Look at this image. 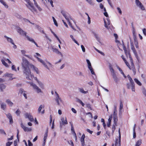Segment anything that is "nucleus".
<instances>
[{
	"instance_id": "obj_2",
	"label": "nucleus",
	"mask_w": 146,
	"mask_h": 146,
	"mask_svg": "<svg viewBox=\"0 0 146 146\" xmlns=\"http://www.w3.org/2000/svg\"><path fill=\"white\" fill-rule=\"evenodd\" d=\"M109 68L111 72V74L112 76L114 81L115 83H117L119 81V79L117 76L115 70L113 68L112 65L110 64L109 65Z\"/></svg>"
},
{
	"instance_id": "obj_49",
	"label": "nucleus",
	"mask_w": 146,
	"mask_h": 146,
	"mask_svg": "<svg viewBox=\"0 0 146 146\" xmlns=\"http://www.w3.org/2000/svg\"><path fill=\"white\" fill-rule=\"evenodd\" d=\"M68 22V24L74 30L76 31V29H75L73 27L72 25V23L70 22L69 20H68V21H67Z\"/></svg>"
},
{
	"instance_id": "obj_46",
	"label": "nucleus",
	"mask_w": 146,
	"mask_h": 146,
	"mask_svg": "<svg viewBox=\"0 0 146 146\" xmlns=\"http://www.w3.org/2000/svg\"><path fill=\"white\" fill-rule=\"evenodd\" d=\"M34 4L35 6L37 8L39 11H41L42 10L41 8L38 6L36 2H34Z\"/></svg>"
},
{
	"instance_id": "obj_16",
	"label": "nucleus",
	"mask_w": 146,
	"mask_h": 146,
	"mask_svg": "<svg viewBox=\"0 0 146 146\" xmlns=\"http://www.w3.org/2000/svg\"><path fill=\"white\" fill-rule=\"evenodd\" d=\"M35 79L37 81V83L40 88L42 89H44V86L43 84L41 82L39 81L37 79L36 77H35Z\"/></svg>"
},
{
	"instance_id": "obj_33",
	"label": "nucleus",
	"mask_w": 146,
	"mask_h": 146,
	"mask_svg": "<svg viewBox=\"0 0 146 146\" xmlns=\"http://www.w3.org/2000/svg\"><path fill=\"white\" fill-rule=\"evenodd\" d=\"M0 104L1 108L4 110H5L6 108V104L4 103H1Z\"/></svg>"
},
{
	"instance_id": "obj_63",
	"label": "nucleus",
	"mask_w": 146,
	"mask_h": 146,
	"mask_svg": "<svg viewBox=\"0 0 146 146\" xmlns=\"http://www.w3.org/2000/svg\"><path fill=\"white\" fill-rule=\"evenodd\" d=\"M12 143V142H8L6 144V146H10Z\"/></svg>"
},
{
	"instance_id": "obj_54",
	"label": "nucleus",
	"mask_w": 146,
	"mask_h": 146,
	"mask_svg": "<svg viewBox=\"0 0 146 146\" xmlns=\"http://www.w3.org/2000/svg\"><path fill=\"white\" fill-rule=\"evenodd\" d=\"M123 108V104L122 102L121 101L120 103V106L119 108V110H121Z\"/></svg>"
},
{
	"instance_id": "obj_1",
	"label": "nucleus",
	"mask_w": 146,
	"mask_h": 146,
	"mask_svg": "<svg viewBox=\"0 0 146 146\" xmlns=\"http://www.w3.org/2000/svg\"><path fill=\"white\" fill-rule=\"evenodd\" d=\"M21 65L22 68L24 76L27 80H31L34 77L30 71L29 68L30 67L36 72L37 74L39 73L38 69L34 66L30 64L29 62L24 57L22 58Z\"/></svg>"
},
{
	"instance_id": "obj_55",
	"label": "nucleus",
	"mask_w": 146,
	"mask_h": 146,
	"mask_svg": "<svg viewBox=\"0 0 146 146\" xmlns=\"http://www.w3.org/2000/svg\"><path fill=\"white\" fill-rule=\"evenodd\" d=\"M48 1V2H50V5L52 7H54V6L53 5V1L52 0H49V1Z\"/></svg>"
},
{
	"instance_id": "obj_60",
	"label": "nucleus",
	"mask_w": 146,
	"mask_h": 146,
	"mask_svg": "<svg viewBox=\"0 0 146 146\" xmlns=\"http://www.w3.org/2000/svg\"><path fill=\"white\" fill-rule=\"evenodd\" d=\"M82 50L83 52H85V49L83 45H82L81 46Z\"/></svg>"
},
{
	"instance_id": "obj_58",
	"label": "nucleus",
	"mask_w": 146,
	"mask_h": 146,
	"mask_svg": "<svg viewBox=\"0 0 146 146\" xmlns=\"http://www.w3.org/2000/svg\"><path fill=\"white\" fill-rule=\"evenodd\" d=\"M117 9L120 14H122V11L119 7H118L117 8Z\"/></svg>"
},
{
	"instance_id": "obj_24",
	"label": "nucleus",
	"mask_w": 146,
	"mask_h": 146,
	"mask_svg": "<svg viewBox=\"0 0 146 146\" xmlns=\"http://www.w3.org/2000/svg\"><path fill=\"white\" fill-rule=\"evenodd\" d=\"M71 130L72 132V134L73 135L74 137L75 138L76 140V139H76L77 137H76V134L75 132L73 127L72 126V124L71 125Z\"/></svg>"
},
{
	"instance_id": "obj_3",
	"label": "nucleus",
	"mask_w": 146,
	"mask_h": 146,
	"mask_svg": "<svg viewBox=\"0 0 146 146\" xmlns=\"http://www.w3.org/2000/svg\"><path fill=\"white\" fill-rule=\"evenodd\" d=\"M24 0L25 1L26 3H25V5L27 8L33 12L36 11V9L33 6V4L31 3L30 0Z\"/></svg>"
},
{
	"instance_id": "obj_13",
	"label": "nucleus",
	"mask_w": 146,
	"mask_h": 146,
	"mask_svg": "<svg viewBox=\"0 0 146 146\" xmlns=\"http://www.w3.org/2000/svg\"><path fill=\"white\" fill-rule=\"evenodd\" d=\"M61 120L62 122V123H60V126L62 127L63 125H64L68 124V122L67 120L66 117H65V119H64V117H62L61 119Z\"/></svg>"
},
{
	"instance_id": "obj_7",
	"label": "nucleus",
	"mask_w": 146,
	"mask_h": 146,
	"mask_svg": "<svg viewBox=\"0 0 146 146\" xmlns=\"http://www.w3.org/2000/svg\"><path fill=\"white\" fill-rule=\"evenodd\" d=\"M55 100L57 103V104L58 105H60V102H62V100L61 98L59 97L58 94L56 92H55Z\"/></svg>"
},
{
	"instance_id": "obj_29",
	"label": "nucleus",
	"mask_w": 146,
	"mask_h": 146,
	"mask_svg": "<svg viewBox=\"0 0 146 146\" xmlns=\"http://www.w3.org/2000/svg\"><path fill=\"white\" fill-rule=\"evenodd\" d=\"M6 87V86L3 84H0V89L1 91L3 92V90Z\"/></svg>"
},
{
	"instance_id": "obj_56",
	"label": "nucleus",
	"mask_w": 146,
	"mask_h": 146,
	"mask_svg": "<svg viewBox=\"0 0 146 146\" xmlns=\"http://www.w3.org/2000/svg\"><path fill=\"white\" fill-rule=\"evenodd\" d=\"M25 91L23 89L21 88L19 90V93L21 94L25 93Z\"/></svg>"
},
{
	"instance_id": "obj_20",
	"label": "nucleus",
	"mask_w": 146,
	"mask_h": 146,
	"mask_svg": "<svg viewBox=\"0 0 146 146\" xmlns=\"http://www.w3.org/2000/svg\"><path fill=\"white\" fill-rule=\"evenodd\" d=\"M121 142V138L119 137V139H116L115 145L117 146H120Z\"/></svg>"
},
{
	"instance_id": "obj_30",
	"label": "nucleus",
	"mask_w": 146,
	"mask_h": 146,
	"mask_svg": "<svg viewBox=\"0 0 146 146\" xmlns=\"http://www.w3.org/2000/svg\"><path fill=\"white\" fill-rule=\"evenodd\" d=\"M78 90L80 92L84 94H86L87 93H88V91H85L84 90L83 88H78Z\"/></svg>"
},
{
	"instance_id": "obj_22",
	"label": "nucleus",
	"mask_w": 146,
	"mask_h": 146,
	"mask_svg": "<svg viewBox=\"0 0 146 146\" xmlns=\"http://www.w3.org/2000/svg\"><path fill=\"white\" fill-rule=\"evenodd\" d=\"M132 27L133 28V38L134 39V40H135L136 38V35L135 34V29L133 26V24H132Z\"/></svg>"
},
{
	"instance_id": "obj_57",
	"label": "nucleus",
	"mask_w": 146,
	"mask_h": 146,
	"mask_svg": "<svg viewBox=\"0 0 146 146\" xmlns=\"http://www.w3.org/2000/svg\"><path fill=\"white\" fill-rule=\"evenodd\" d=\"M50 122L49 123V125H50L51 124L52 122V117L51 115H50Z\"/></svg>"
},
{
	"instance_id": "obj_23",
	"label": "nucleus",
	"mask_w": 146,
	"mask_h": 146,
	"mask_svg": "<svg viewBox=\"0 0 146 146\" xmlns=\"http://www.w3.org/2000/svg\"><path fill=\"white\" fill-rule=\"evenodd\" d=\"M107 22L105 20H104V26L106 28H107L108 27L107 25H109L110 24V21L108 18H107Z\"/></svg>"
},
{
	"instance_id": "obj_14",
	"label": "nucleus",
	"mask_w": 146,
	"mask_h": 146,
	"mask_svg": "<svg viewBox=\"0 0 146 146\" xmlns=\"http://www.w3.org/2000/svg\"><path fill=\"white\" fill-rule=\"evenodd\" d=\"M131 44V49L132 50L135 56L137 57L138 56V55L137 54V53L136 51V50L135 49V48L133 46V44L132 42H131L130 43Z\"/></svg>"
},
{
	"instance_id": "obj_38",
	"label": "nucleus",
	"mask_w": 146,
	"mask_h": 146,
	"mask_svg": "<svg viewBox=\"0 0 146 146\" xmlns=\"http://www.w3.org/2000/svg\"><path fill=\"white\" fill-rule=\"evenodd\" d=\"M26 38H27L28 40L32 42L33 43L35 41L34 40L31 38H30L28 36H26Z\"/></svg>"
},
{
	"instance_id": "obj_5",
	"label": "nucleus",
	"mask_w": 146,
	"mask_h": 146,
	"mask_svg": "<svg viewBox=\"0 0 146 146\" xmlns=\"http://www.w3.org/2000/svg\"><path fill=\"white\" fill-rule=\"evenodd\" d=\"M30 85L33 88V89L37 93H42V92L41 90V88H40L36 84L33 82L29 83Z\"/></svg>"
},
{
	"instance_id": "obj_31",
	"label": "nucleus",
	"mask_w": 146,
	"mask_h": 146,
	"mask_svg": "<svg viewBox=\"0 0 146 146\" xmlns=\"http://www.w3.org/2000/svg\"><path fill=\"white\" fill-rule=\"evenodd\" d=\"M141 140L139 139L136 142L135 146H139L141 145Z\"/></svg>"
},
{
	"instance_id": "obj_15",
	"label": "nucleus",
	"mask_w": 146,
	"mask_h": 146,
	"mask_svg": "<svg viewBox=\"0 0 146 146\" xmlns=\"http://www.w3.org/2000/svg\"><path fill=\"white\" fill-rule=\"evenodd\" d=\"M21 127L23 129L24 131H31L32 129L31 128H28L27 127H26L22 123L21 124Z\"/></svg>"
},
{
	"instance_id": "obj_26",
	"label": "nucleus",
	"mask_w": 146,
	"mask_h": 146,
	"mask_svg": "<svg viewBox=\"0 0 146 146\" xmlns=\"http://www.w3.org/2000/svg\"><path fill=\"white\" fill-rule=\"evenodd\" d=\"M112 119V117L111 116H110L108 119V122L107 123V125L108 127H110L111 125Z\"/></svg>"
},
{
	"instance_id": "obj_64",
	"label": "nucleus",
	"mask_w": 146,
	"mask_h": 146,
	"mask_svg": "<svg viewBox=\"0 0 146 146\" xmlns=\"http://www.w3.org/2000/svg\"><path fill=\"white\" fill-rule=\"evenodd\" d=\"M143 34L146 36V29H144L143 30Z\"/></svg>"
},
{
	"instance_id": "obj_35",
	"label": "nucleus",
	"mask_w": 146,
	"mask_h": 146,
	"mask_svg": "<svg viewBox=\"0 0 146 146\" xmlns=\"http://www.w3.org/2000/svg\"><path fill=\"white\" fill-rule=\"evenodd\" d=\"M93 34L94 35L95 37L96 38V40L99 42H100V38L99 37L98 35L96 33H95L93 32Z\"/></svg>"
},
{
	"instance_id": "obj_61",
	"label": "nucleus",
	"mask_w": 146,
	"mask_h": 146,
	"mask_svg": "<svg viewBox=\"0 0 146 146\" xmlns=\"http://www.w3.org/2000/svg\"><path fill=\"white\" fill-rule=\"evenodd\" d=\"M94 48L99 53H100L102 54H104V53L100 51L99 50H98V49H96V48Z\"/></svg>"
},
{
	"instance_id": "obj_32",
	"label": "nucleus",
	"mask_w": 146,
	"mask_h": 146,
	"mask_svg": "<svg viewBox=\"0 0 146 146\" xmlns=\"http://www.w3.org/2000/svg\"><path fill=\"white\" fill-rule=\"evenodd\" d=\"M36 27L37 29L41 32L43 34H45L42 28L40 26L38 25L36 26Z\"/></svg>"
},
{
	"instance_id": "obj_11",
	"label": "nucleus",
	"mask_w": 146,
	"mask_h": 146,
	"mask_svg": "<svg viewBox=\"0 0 146 146\" xmlns=\"http://www.w3.org/2000/svg\"><path fill=\"white\" fill-rule=\"evenodd\" d=\"M17 31L20 35L26 36V33L22 30L20 28L17 27Z\"/></svg>"
},
{
	"instance_id": "obj_19",
	"label": "nucleus",
	"mask_w": 146,
	"mask_h": 146,
	"mask_svg": "<svg viewBox=\"0 0 146 146\" xmlns=\"http://www.w3.org/2000/svg\"><path fill=\"white\" fill-rule=\"evenodd\" d=\"M7 116L9 120V121L10 123H13V120L12 119V116L9 113L7 115H6Z\"/></svg>"
},
{
	"instance_id": "obj_36",
	"label": "nucleus",
	"mask_w": 146,
	"mask_h": 146,
	"mask_svg": "<svg viewBox=\"0 0 146 146\" xmlns=\"http://www.w3.org/2000/svg\"><path fill=\"white\" fill-rule=\"evenodd\" d=\"M90 5H94V3L92 1V0H85Z\"/></svg>"
},
{
	"instance_id": "obj_18",
	"label": "nucleus",
	"mask_w": 146,
	"mask_h": 146,
	"mask_svg": "<svg viewBox=\"0 0 146 146\" xmlns=\"http://www.w3.org/2000/svg\"><path fill=\"white\" fill-rule=\"evenodd\" d=\"M21 52L23 55H24V56L29 58H30V59L31 58V57L30 56L27 55L26 54V53H27V52L25 50H21Z\"/></svg>"
},
{
	"instance_id": "obj_27",
	"label": "nucleus",
	"mask_w": 146,
	"mask_h": 146,
	"mask_svg": "<svg viewBox=\"0 0 146 146\" xmlns=\"http://www.w3.org/2000/svg\"><path fill=\"white\" fill-rule=\"evenodd\" d=\"M85 137V135L83 134L82 136L80 141L82 145H84V138Z\"/></svg>"
},
{
	"instance_id": "obj_40",
	"label": "nucleus",
	"mask_w": 146,
	"mask_h": 146,
	"mask_svg": "<svg viewBox=\"0 0 146 146\" xmlns=\"http://www.w3.org/2000/svg\"><path fill=\"white\" fill-rule=\"evenodd\" d=\"M70 38L72 39V40L78 45H79V44L74 39L73 36L72 35H70Z\"/></svg>"
},
{
	"instance_id": "obj_47",
	"label": "nucleus",
	"mask_w": 146,
	"mask_h": 146,
	"mask_svg": "<svg viewBox=\"0 0 146 146\" xmlns=\"http://www.w3.org/2000/svg\"><path fill=\"white\" fill-rule=\"evenodd\" d=\"M90 70V71L91 72L92 74L95 75L94 72V71L92 67L88 68Z\"/></svg>"
},
{
	"instance_id": "obj_21",
	"label": "nucleus",
	"mask_w": 146,
	"mask_h": 146,
	"mask_svg": "<svg viewBox=\"0 0 146 146\" xmlns=\"http://www.w3.org/2000/svg\"><path fill=\"white\" fill-rule=\"evenodd\" d=\"M131 69L132 70L134 74L135 75L136 73V69L135 67L133 62H131Z\"/></svg>"
},
{
	"instance_id": "obj_34",
	"label": "nucleus",
	"mask_w": 146,
	"mask_h": 146,
	"mask_svg": "<svg viewBox=\"0 0 146 146\" xmlns=\"http://www.w3.org/2000/svg\"><path fill=\"white\" fill-rule=\"evenodd\" d=\"M6 102L10 106H12L13 105V103L10 100L7 99L6 100Z\"/></svg>"
},
{
	"instance_id": "obj_53",
	"label": "nucleus",
	"mask_w": 146,
	"mask_h": 146,
	"mask_svg": "<svg viewBox=\"0 0 146 146\" xmlns=\"http://www.w3.org/2000/svg\"><path fill=\"white\" fill-rule=\"evenodd\" d=\"M136 133L135 131V127L133 128V138H135L136 137Z\"/></svg>"
},
{
	"instance_id": "obj_51",
	"label": "nucleus",
	"mask_w": 146,
	"mask_h": 146,
	"mask_svg": "<svg viewBox=\"0 0 146 146\" xmlns=\"http://www.w3.org/2000/svg\"><path fill=\"white\" fill-rule=\"evenodd\" d=\"M52 18L53 19V21L54 22L55 25H56V26H57L58 25H57V22L56 21V20L55 19V18L54 17H52Z\"/></svg>"
},
{
	"instance_id": "obj_41",
	"label": "nucleus",
	"mask_w": 146,
	"mask_h": 146,
	"mask_svg": "<svg viewBox=\"0 0 146 146\" xmlns=\"http://www.w3.org/2000/svg\"><path fill=\"white\" fill-rule=\"evenodd\" d=\"M134 44L135 47L136 48H138L139 47L138 43L137 42V38H136L135 40H134Z\"/></svg>"
},
{
	"instance_id": "obj_6",
	"label": "nucleus",
	"mask_w": 146,
	"mask_h": 146,
	"mask_svg": "<svg viewBox=\"0 0 146 146\" xmlns=\"http://www.w3.org/2000/svg\"><path fill=\"white\" fill-rule=\"evenodd\" d=\"M61 13L67 21H68L70 19L72 20L71 18V17L68 13L64 11H61Z\"/></svg>"
},
{
	"instance_id": "obj_59",
	"label": "nucleus",
	"mask_w": 146,
	"mask_h": 146,
	"mask_svg": "<svg viewBox=\"0 0 146 146\" xmlns=\"http://www.w3.org/2000/svg\"><path fill=\"white\" fill-rule=\"evenodd\" d=\"M26 92H27L25 91V93H24L22 94H23V95L25 97V98L26 99H27V97Z\"/></svg>"
},
{
	"instance_id": "obj_39",
	"label": "nucleus",
	"mask_w": 146,
	"mask_h": 146,
	"mask_svg": "<svg viewBox=\"0 0 146 146\" xmlns=\"http://www.w3.org/2000/svg\"><path fill=\"white\" fill-rule=\"evenodd\" d=\"M117 124H113L112 125V134L113 135L114 131L115 129V126H116Z\"/></svg>"
},
{
	"instance_id": "obj_45",
	"label": "nucleus",
	"mask_w": 146,
	"mask_h": 146,
	"mask_svg": "<svg viewBox=\"0 0 146 146\" xmlns=\"http://www.w3.org/2000/svg\"><path fill=\"white\" fill-rule=\"evenodd\" d=\"M86 62H87V63L88 64V68H89L90 67H92L91 66V63L90 61V60L88 59L86 60Z\"/></svg>"
},
{
	"instance_id": "obj_62",
	"label": "nucleus",
	"mask_w": 146,
	"mask_h": 146,
	"mask_svg": "<svg viewBox=\"0 0 146 146\" xmlns=\"http://www.w3.org/2000/svg\"><path fill=\"white\" fill-rule=\"evenodd\" d=\"M11 68H12V69L13 70H14L15 71H17V70H16V69L15 68V65H13L12 66Z\"/></svg>"
},
{
	"instance_id": "obj_37",
	"label": "nucleus",
	"mask_w": 146,
	"mask_h": 146,
	"mask_svg": "<svg viewBox=\"0 0 146 146\" xmlns=\"http://www.w3.org/2000/svg\"><path fill=\"white\" fill-rule=\"evenodd\" d=\"M135 82L139 86H141V84L140 82L137 79L135 78L134 79Z\"/></svg>"
},
{
	"instance_id": "obj_12",
	"label": "nucleus",
	"mask_w": 146,
	"mask_h": 146,
	"mask_svg": "<svg viewBox=\"0 0 146 146\" xmlns=\"http://www.w3.org/2000/svg\"><path fill=\"white\" fill-rule=\"evenodd\" d=\"M25 117L26 118L29 119V120L31 121H33L34 119L32 116L29 113H26L25 114Z\"/></svg>"
},
{
	"instance_id": "obj_17",
	"label": "nucleus",
	"mask_w": 146,
	"mask_h": 146,
	"mask_svg": "<svg viewBox=\"0 0 146 146\" xmlns=\"http://www.w3.org/2000/svg\"><path fill=\"white\" fill-rule=\"evenodd\" d=\"M4 37L6 39L8 42L12 44H14L13 40L11 38L6 35L4 36Z\"/></svg>"
},
{
	"instance_id": "obj_8",
	"label": "nucleus",
	"mask_w": 146,
	"mask_h": 146,
	"mask_svg": "<svg viewBox=\"0 0 146 146\" xmlns=\"http://www.w3.org/2000/svg\"><path fill=\"white\" fill-rule=\"evenodd\" d=\"M135 3L136 5L142 10H145V8L142 3L139 0H135Z\"/></svg>"
},
{
	"instance_id": "obj_52",
	"label": "nucleus",
	"mask_w": 146,
	"mask_h": 146,
	"mask_svg": "<svg viewBox=\"0 0 146 146\" xmlns=\"http://www.w3.org/2000/svg\"><path fill=\"white\" fill-rule=\"evenodd\" d=\"M47 132L46 133H45L44 134V141H46V139H47Z\"/></svg>"
},
{
	"instance_id": "obj_44",
	"label": "nucleus",
	"mask_w": 146,
	"mask_h": 146,
	"mask_svg": "<svg viewBox=\"0 0 146 146\" xmlns=\"http://www.w3.org/2000/svg\"><path fill=\"white\" fill-rule=\"evenodd\" d=\"M13 75V74H9L8 73H6L4 75V76H7L9 77H11Z\"/></svg>"
},
{
	"instance_id": "obj_42",
	"label": "nucleus",
	"mask_w": 146,
	"mask_h": 146,
	"mask_svg": "<svg viewBox=\"0 0 146 146\" xmlns=\"http://www.w3.org/2000/svg\"><path fill=\"white\" fill-rule=\"evenodd\" d=\"M1 61L2 63V64L5 66L6 67H8L9 66L7 64V63L5 62L4 60L3 59H2L1 60Z\"/></svg>"
},
{
	"instance_id": "obj_9",
	"label": "nucleus",
	"mask_w": 146,
	"mask_h": 146,
	"mask_svg": "<svg viewBox=\"0 0 146 146\" xmlns=\"http://www.w3.org/2000/svg\"><path fill=\"white\" fill-rule=\"evenodd\" d=\"M127 86L128 89H131L133 92H135V87L134 83H130L127 84Z\"/></svg>"
},
{
	"instance_id": "obj_48",
	"label": "nucleus",
	"mask_w": 146,
	"mask_h": 146,
	"mask_svg": "<svg viewBox=\"0 0 146 146\" xmlns=\"http://www.w3.org/2000/svg\"><path fill=\"white\" fill-rule=\"evenodd\" d=\"M51 49L52 50V51L55 52H56L57 50H58V49L56 48H54V47L53 46H51Z\"/></svg>"
},
{
	"instance_id": "obj_50",
	"label": "nucleus",
	"mask_w": 146,
	"mask_h": 146,
	"mask_svg": "<svg viewBox=\"0 0 146 146\" xmlns=\"http://www.w3.org/2000/svg\"><path fill=\"white\" fill-rule=\"evenodd\" d=\"M121 45L122 46L123 48V49L125 53L126 54L127 50H126V48L124 46V45L123 44H123H121Z\"/></svg>"
},
{
	"instance_id": "obj_28",
	"label": "nucleus",
	"mask_w": 146,
	"mask_h": 146,
	"mask_svg": "<svg viewBox=\"0 0 146 146\" xmlns=\"http://www.w3.org/2000/svg\"><path fill=\"white\" fill-rule=\"evenodd\" d=\"M0 2L4 6V7L6 8L8 7V6L6 3V2H5L3 0H0Z\"/></svg>"
},
{
	"instance_id": "obj_25",
	"label": "nucleus",
	"mask_w": 146,
	"mask_h": 146,
	"mask_svg": "<svg viewBox=\"0 0 146 146\" xmlns=\"http://www.w3.org/2000/svg\"><path fill=\"white\" fill-rule=\"evenodd\" d=\"M42 107H43V106L42 105H40L39 106V107L38 109V112L39 113H42V114H43L44 113V110H43L41 112V111Z\"/></svg>"
},
{
	"instance_id": "obj_4",
	"label": "nucleus",
	"mask_w": 146,
	"mask_h": 146,
	"mask_svg": "<svg viewBox=\"0 0 146 146\" xmlns=\"http://www.w3.org/2000/svg\"><path fill=\"white\" fill-rule=\"evenodd\" d=\"M24 0L25 1L26 3H25V5L27 8L33 12L36 11V9L33 6V4L31 3L30 0Z\"/></svg>"
},
{
	"instance_id": "obj_10",
	"label": "nucleus",
	"mask_w": 146,
	"mask_h": 146,
	"mask_svg": "<svg viewBox=\"0 0 146 146\" xmlns=\"http://www.w3.org/2000/svg\"><path fill=\"white\" fill-rule=\"evenodd\" d=\"M35 56L38 59V60L41 63L43 66L48 70H50V68L48 67V66L47 65L45 62L42 60L40 58L38 57H36V56L35 55Z\"/></svg>"
},
{
	"instance_id": "obj_43",
	"label": "nucleus",
	"mask_w": 146,
	"mask_h": 146,
	"mask_svg": "<svg viewBox=\"0 0 146 146\" xmlns=\"http://www.w3.org/2000/svg\"><path fill=\"white\" fill-rule=\"evenodd\" d=\"M113 119L114 122L113 124H117V117H113Z\"/></svg>"
}]
</instances>
